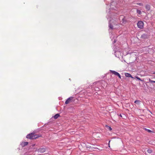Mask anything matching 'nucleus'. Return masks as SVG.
Segmentation results:
<instances>
[{
	"mask_svg": "<svg viewBox=\"0 0 155 155\" xmlns=\"http://www.w3.org/2000/svg\"><path fill=\"white\" fill-rule=\"evenodd\" d=\"M39 137L38 135L35 134V133H31L27 135L26 138L31 139H34L37 138Z\"/></svg>",
	"mask_w": 155,
	"mask_h": 155,
	"instance_id": "nucleus-1",
	"label": "nucleus"
},
{
	"mask_svg": "<svg viewBox=\"0 0 155 155\" xmlns=\"http://www.w3.org/2000/svg\"><path fill=\"white\" fill-rule=\"evenodd\" d=\"M137 25L139 28L142 29L143 28V23L141 21H139L137 23Z\"/></svg>",
	"mask_w": 155,
	"mask_h": 155,
	"instance_id": "nucleus-2",
	"label": "nucleus"
},
{
	"mask_svg": "<svg viewBox=\"0 0 155 155\" xmlns=\"http://www.w3.org/2000/svg\"><path fill=\"white\" fill-rule=\"evenodd\" d=\"M110 72L112 73L113 74H114V75L116 76H118L120 78V79L121 78V76L120 75V74L117 72L115 71L112 70H110Z\"/></svg>",
	"mask_w": 155,
	"mask_h": 155,
	"instance_id": "nucleus-3",
	"label": "nucleus"
},
{
	"mask_svg": "<svg viewBox=\"0 0 155 155\" xmlns=\"http://www.w3.org/2000/svg\"><path fill=\"white\" fill-rule=\"evenodd\" d=\"M73 97H71L68 98L65 102V103L66 104H68L69 103L71 102L73 99Z\"/></svg>",
	"mask_w": 155,
	"mask_h": 155,
	"instance_id": "nucleus-4",
	"label": "nucleus"
},
{
	"mask_svg": "<svg viewBox=\"0 0 155 155\" xmlns=\"http://www.w3.org/2000/svg\"><path fill=\"white\" fill-rule=\"evenodd\" d=\"M28 142H22L21 143V145L22 147H24L27 146L28 144Z\"/></svg>",
	"mask_w": 155,
	"mask_h": 155,
	"instance_id": "nucleus-5",
	"label": "nucleus"
},
{
	"mask_svg": "<svg viewBox=\"0 0 155 155\" xmlns=\"http://www.w3.org/2000/svg\"><path fill=\"white\" fill-rule=\"evenodd\" d=\"M45 151V149L44 148H39L38 150V152H39L40 153H44Z\"/></svg>",
	"mask_w": 155,
	"mask_h": 155,
	"instance_id": "nucleus-6",
	"label": "nucleus"
},
{
	"mask_svg": "<svg viewBox=\"0 0 155 155\" xmlns=\"http://www.w3.org/2000/svg\"><path fill=\"white\" fill-rule=\"evenodd\" d=\"M125 76L127 77H130L132 78H134L130 74L128 73H125Z\"/></svg>",
	"mask_w": 155,
	"mask_h": 155,
	"instance_id": "nucleus-7",
	"label": "nucleus"
},
{
	"mask_svg": "<svg viewBox=\"0 0 155 155\" xmlns=\"http://www.w3.org/2000/svg\"><path fill=\"white\" fill-rule=\"evenodd\" d=\"M145 8L148 11H149L150 9V6L148 4L146 5Z\"/></svg>",
	"mask_w": 155,
	"mask_h": 155,
	"instance_id": "nucleus-8",
	"label": "nucleus"
},
{
	"mask_svg": "<svg viewBox=\"0 0 155 155\" xmlns=\"http://www.w3.org/2000/svg\"><path fill=\"white\" fill-rule=\"evenodd\" d=\"M134 103L137 105H139L141 103V101L139 100H136L134 101Z\"/></svg>",
	"mask_w": 155,
	"mask_h": 155,
	"instance_id": "nucleus-9",
	"label": "nucleus"
},
{
	"mask_svg": "<svg viewBox=\"0 0 155 155\" xmlns=\"http://www.w3.org/2000/svg\"><path fill=\"white\" fill-rule=\"evenodd\" d=\"M60 116V115L59 114H58L55 115L54 117L55 119H56L58 118Z\"/></svg>",
	"mask_w": 155,
	"mask_h": 155,
	"instance_id": "nucleus-10",
	"label": "nucleus"
},
{
	"mask_svg": "<svg viewBox=\"0 0 155 155\" xmlns=\"http://www.w3.org/2000/svg\"><path fill=\"white\" fill-rule=\"evenodd\" d=\"M144 129L145 130L147 131L149 133H151V132L153 133V131H151V130H150L147 129V128H144Z\"/></svg>",
	"mask_w": 155,
	"mask_h": 155,
	"instance_id": "nucleus-11",
	"label": "nucleus"
},
{
	"mask_svg": "<svg viewBox=\"0 0 155 155\" xmlns=\"http://www.w3.org/2000/svg\"><path fill=\"white\" fill-rule=\"evenodd\" d=\"M137 12L139 14H141V11L139 10H138V9H137Z\"/></svg>",
	"mask_w": 155,
	"mask_h": 155,
	"instance_id": "nucleus-12",
	"label": "nucleus"
},
{
	"mask_svg": "<svg viewBox=\"0 0 155 155\" xmlns=\"http://www.w3.org/2000/svg\"><path fill=\"white\" fill-rule=\"evenodd\" d=\"M149 82H150L151 83H155V81L152 80L150 79H149Z\"/></svg>",
	"mask_w": 155,
	"mask_h": 155,
	"instance_id": "nucleus-13",
	"label": "nucleus"
},
{
	"mask_svg": "<svg viewBox=\"0 0 155 155\" xmlns=\"http://www.w3.org/2000/svg\"><path fill=\"white\" fill-rule=\"evenodd\" d=\"M107 128L109 129V130H111L112 129V128L110 126H106Z\"/></svg>",
	"mask_w": 155,
	"mask_h": 155,
	"instance_id": "nucleus-14",
	"label": "nucleus"
},
{
	"mask_svg": "<svg viewBox=\"0 0 155 155\" xmlns=\"http://www.w3.org/2000/svg\"><path fill=\"white\" fill-rule=\"evenodd\" d=\"M137 4L138 5L140 6H143V4L142 3H137Z\"/></svg>",
	"mask_w": 155,
	"mask_h": 155,
	"instance_id": "nucleus-15",
	"label": "nucleus"
},
{
	"mask_svg": "<svg viewBox=\"0 0 155 155\" xmlns=\"http://www.w3.org/2000/svg\"><path fill=\"white\" fill-rule=\"evenodd\" d=\"M147 152L150 153H151L152 152V150L150 149H148L147 150Z\"/></svg>",
	"mask_w": 155,
	"mask_h": 155,
	"instance_id": "nucleus-16",
	"label": "nucleus"
},
{
	"mask_svg": "<svg viewBox=\"0 0 155 155\" xmlns=\"http://www.w3.org/2000/svg\"><path fill=\"white\" fill-rule=\"evenodd\" d=\"M135 78H136L137 79H138V80H140V81H142L141 80V79H140V78L138 77V76H135Z\"/></svg>",
	"mask_w": 155,
	"mask_h": 155,
	"instance_id": "nucleus-17",
	"label": "nucleus"
},
{
	"mask_svg": "<svg viewBox=\"0 0 155 155\" xmlns=\"http://www.w3.org/2000/svg\"><path fill=\"white\" fill-rule=\"evenodd\" d=\"M110 28H111V29H112L113 28V26L112 25H110Z\"/></svg>",
	"mask_w": 155,
	"mask_h": 155,
	"instance_id": "nucleus-18",
	"label": "nucleus"
},
{
	"mask_svg": "<svg viewBox=\"0 0 155 155\" xmlns=\"http://www.w3.org/2000/svg\"><path fill=\"white\" fill-rule=\"evenodd\" d=\"M124 18H123L122 19V21L123 22H124Z\"/></svg>",
	"mask_w": 155,
	"mask_h": 155,
	"instance_id": "nucleus-19",
	"label": "nucleus"
},
{
	"mask_svg": "<svg viewBox=\"0 0 155 155\" xmlns=\"http://www.w3.org/2000/svg\"><path fill=\"white\" fill-rule=\"evenodd\" d=\"M119 116H120V117H122V116L121 114H120L119 115Z\"/></svg>",
	"mask_w": 155,
	"mask_h": 155,
	"instance_id": "nucleus-20",
	"label": "nucleus"
},
{
	"mask_svg": "<svg viewBox=\"0 0 155 155\" xmlns=\"http://www.w3.org/2000/svg\"><path fill=\"white\" fill-rule=\"evenodd\" d=\"M110 141H109V143H110ZM109 147H110V145H109Z\"/></svg>",
	"mask_w": 155,
	"mask_h": 155,
	"instance_id": "nucleus-21",
	"label": "nucleus"
},
{
	"mask_svg": "<svg viewBox=\"0 0 155 155\" xmlns=\"http://www.w3.org/2000/svg\"><path fill=\"white\" fill-rule=\"evenodd\" d=\"M153 74H155V72H154L153 73Z\"/></svg>",
	"mask_w": 155,
	"mask_h": 155,
	"instance_id": "nucleus-22",
	"label": "nucleus"
}]
</instances>
